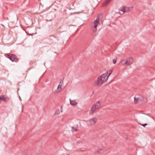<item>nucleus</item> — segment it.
I'll return each instance as SVG.
<instances>
[{
	"instance_id": "23",
	"label": "nucleus",
	"mask_w": 155,
	"mask_h": 155,
	"mask_svg": "<svg viewBox=\"0 0 155 155\" xmlns=\"http://www.w3.org/2000/svg\"><path fill=\"white\" fill-rule=\"evenodd\" d=\"M50 37H53L55 38L54 36V35L51 36H50Z\"/></svg>"
},
{
	"instance_id": "15",
	"label": "nucleus",
	"mask_w": 155,
	"mask_h": 155,
	"mask_svg": "<svg viewBox=\"0 0 155 155\" xmlns=\"http://www.w3.org/2000/svg\"><path fill=\"white\" fill-rule=\"evenodd\" d=\"M134 102L135 103H137L138 102V100H139V98H137L136 97H134Z\"/></svg>"
},
{
	"instance_id": "21",
	"label": "nucleus",
	"mask_w": 155,
	"mask_h": 155,
	"mask_svg": "<svg viewBox=\"0 0 155 155\" xmlns=\"http://www.w3.org/2000/svg\"><path fill=\"white\" fill-rule=\"evenodd\" d=\"M113 63L114 64H115L117 62V59H113Z\"/></svg>"
},
{
	"instance_id": "8",
	"label": "nucleus",
	"mask_w": 155,
	"mask_h": 155,
	"mask_svg": "<svg viewBox=\"0 0 155 155\" xmlns=\"http://www.w3.org/2000/svg\"><path fill=\"white\" fill-rule=\"evenodd\" d=\"M120 11L119 12V13L122 15L124 13L126 12L125 7V6L121 8L120 9Z\"/></svg>"
},
{
	"instance_id": "12",
	"label": "nucleus",
	"mask_w": 155,
	"mask_h": 155,
	"mask_svg": "<svg viewBox=\"0 0 155 155\" xmlns=\"http://www.w3.org/2000/svg\"><path fill=\"white\" fill-rule=\"evenodd\" d=\"M78 127V125H76L75 126L72 127V131L74 132L75 131H76L77 130Z\"/></svg>"
},
{
	"instance_id": "16",
	"label": "nucleus",
	"mask_w": 155,
	"mask_h": 155,
	"mask_svg": "<svg viewBox=\"0 0 155 155\" xmlns=\"http://www.w3.org/2000/svg\"><path fill=\"white\" fill-rule=\"evenodd\" d=\"M103 149L102 148H97V152H100L101 151L103 150Z\"/></svg>"
},
{
	"instance_id": "10",
	"label": "nucleus",
	"mask_w": 155,
	"mask_h": 155,
	"mask_svg": "<svg viewBox=\"0 0 155 155\" xmlns=\"http://www.w3.org/2000/svg\"><path fill=\"white\" fill-rule=\"evenodd\" d=\"M0 100L5 102H6L7 98L4 95H2L0 96Z\"/></svg>"
},
{
	"instance_id": "22",
	"label": "nucleus",
	"mask_w": 155,
	"mask_h": 155,
	"mask_svg": "<svg viewBox=\"0 0 155 155\" xmlns=\"http://www.w3.org/2000/svg\"><path fill=\"white\" fill-rule=\"evenodd\" d=\"M147 123H145L144 124H141V125L143 127H145V126L147 125Z\"/></svg>"
},
{
	"instance_id": "20",
	"label": "nucleus",
	"mask_w": 155,
	"mask_h": 155,
	"mask_svg": "<svg viewBox=\"0 0 155 155\" xmlns=\"http://www.w3.org/2000/svg\"><path fill=\"white\" fill-rule=\"evenodd\" d=\"M62 86V85H60V84L58 85V87L57 89L58 90L59 89H61V86Z\"/></svg>"
},
{
	"instance_id": "1",
	"label": "nucleus",
	"mask_w": 155,
	"mask_h": 155,
	"mask_svg": "<svg viewBox=\"0 0 155 155\" xmlns=\"http://www.w3.org/2000/svg\"><path fill=\"white\" fill-rule=\"evenodd\" d=\"M107 79L108 77H107V74H104L98 77L97 80L95 81V84L97 85L100 86L106 82Z\"/></svg>"
},
{
	"instance_id": "3",
	"label": "nucleus",
	"mask_w": 155,
	"mask_h": 155,
	"mask_svg": "<svg viewBox=\"0 0 155 155\" xmlns=\"http://www.w3.org/2000/svg\"><path fill=\"white\" fill-rule=\"evenodd\" d=\"M99 25H100V23L99 17L93 22L91 23V28L94 31L96 32L97 31V27Z\"/></svg>"
},
{
	"instance_id": "9",
	"label": "nucleus",
	"mask_w": 155,
	"mask_h": 155,
	"mask_svg": "<svg viewBox=\"0 0 155 155\" xmlns=\"http://www.w3.org/2000/svg\"><path fill=\"white\" fill-rule=\"evenodd\" d=\"M55 15V14L54 13H53L52 12H51L49 13L47 15V16L49 17L50 16H51V19L49 20H47L48 21H51L52 20V19L53 18Z\"/></svg>"
},
{
	"instance_id": "11",
	"label": "nucleus",
	"mask_w": 155,
	"mask_h": 155,
	"mask_svg": "<svg viewBox=\"0 0 155 155\" xmlns=\"http://www.w3.org/2000/svg\"><path fill=\"white\" fill-rule=\"evenodd\" d=\"M112 0H106L105 2L102 5L105 6L107 5Z\"/></svg>"
},
{
	"instance_id": "14",
	"label": "nucleus",
	"mask_w": 155,
	"mask_h": 155,
	"mask_svg": "<svg viewBox=\"0 0 155 155\" xmlns=\"http://www.w3.org/2000/svg\"><path fill=\"white\" fill-rule=\"evenodd\" d=\"M133 7H127V12H129L131 11L133 9Z\"/></svg>"
},
{
	"instance_id": "6",
	"label": "nucleus",
	"mask_w": 155,
	"mask_h": 155,
	"mask_svg": "<svg viewBox=\"0 0 155 155\" xmlns=\"http://www.w3.org/2000/svg\"><path fill=\"white\" fill-rule=\"evenodd\" d=\"M133 61V58L132 57H129L127 59V65H130L131 64Z\"/></svg>"
},
{
	"instance_id": "5",
	"label": "nucleus",
	"mask_w": 155,
	"mask_h": 155,
	"mask_svg": "<svg viewBox=\"0 0 155 155\" xmlns=\"http://www.w3.org/2000/svg\"><path fill=\"white\" fill-rule=\"evenodd\" d=\"M11 61L12 62H17L18 61L19 59L18 58L17 56L15 54H11Z\"/></svg>"
},
{
	"instance_id": "2",
	"label": "nucleus",
	"mask_w": 155,
	"mask_h": 155,
	"mask_svg": "<svg viewBox=\"0 0 155 155\" xmlns=\"http://www.w3.org/2000/svg\"><path fill=\"white\" fill-rule=\"evenodd\" d=\"M101 103L100 101H98L91 106L89 111L90 115L93 114L96 110L99 109L101 107Z\"/></svg>"
},
{
	"instance_id": "17",
	"label": "nucleus",
	"mask_w": 155,
	"mask_h": 155,
	"mask_svg": "<svg viewBox=\"0 0 155 155\" xmlns=\"http://www.w3.org/2000/svg\"><path fill=\"white\" fill-rule=\"evenodd\" d=\"M121 62L122 63H123L124 61V62L123 63V64L124 65L125 64H126V61H125L124 59H122L121 60Z\"/></svg>"
},
{
	"instance_id": "13",
	"label": "nucleus",
	"mask_w": 155,
	"mask_h": 155,
	"mask_svg": "<svg viewBox=\"0 0 155 155\" xmlns=\"http://www.w3.org/2000/svg\"><path fill=\"white\" fill-rule=\"evenodd\" d=\"M112 72V70H110L107 71V73H106L105 74H107V77L108 78L110 76V75L111 74Z\"/></svg>"
},
{
	"instance_id": "19",
	"label": "nucleus",
	"mask_w": 155,
	"mask_h": 155,
	"mask_svg": "<svg viewBox=\"0 0 155 155\" xmlns=\"http://www.w3.org/2000/svg\"><path fill=\"white\" fill-rule=\"evenodd\" d=\"M60 113V110H59L58 109L57 110L55 113V114L58 115Z\"/></svg>"
},
{
	"instance_id": "7",
	"label": "nucleus",
	"mask_w": 155,
	"mask_h": 155,
	"mask_svg": "<svg viewBox=\"0 0 155 155\" xmlns=\"http://www.w3.org/2000/svg\"><path fill=\"white\" fill-rule=\"evenodd\" d=\"M70 104L72 106L76 105L78 103L75 100H71V99H70Z\"/></svg>"
},
{
	"instance_id": "18",
	"label": "nucleus",
	"mask_w": 155,
	"mask_h": 155,
	"mask_svg": "<svg viewBox=\"0 0 155 155\" xmlns=\"http://www.w3.org/2000/svg\"><path fill=\"white\" fill-rule=\"evenodd\" d=\"M6 57L7 58H8V59H9L10 60H12L11 58V54H10V55H7V56H6Z\"/></svg>"
},
{
	"instance_id": "4",
	"label": "nucleus",
	"mask_w": 155,
	"mask_h": 155,
	"mask_svg": "<svg viewBox=\"0 0 155 155\" xmlns=\"http://www.w3.org/2000/svg\"><path fill=\"white\" fill-rule=\"evenodd\" d=\"M97 120V117H94L89 119L88 121V124L90 126H93L95 125Z\"/></svg>"
}]
</instances>
